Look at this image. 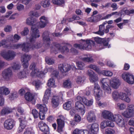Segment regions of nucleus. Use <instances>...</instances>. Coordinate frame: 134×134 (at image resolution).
I'll use <instances>...</instances> for the list:
<instances>
[{
  "label": "nucleus",
  "mask_w": 134,
  "mask_h": 134,
  "mask_svg": "<svg viewBox=\"0 0 134 134\" xmlns=\"http://www.w3.org/2000/svg\"><path fill=\"white\" fill-rule=\"evenodd\" d=\"M37 21L36 19L32 21V18L31 17L28 18L26 20V24L28 25L32 26L31 27V36L29 38V40L31 42H33L37 38L40 36L38 30L35 26Z\"/></svg>",
  "instance_id": "f257e3e1"
},
{
  "label": "nucleus",
  "mask_w": 134,
  "mask_h": 134,
  "mask_svg": "<svg viewBox=\"0 0 134 134\" xmlns=\"http://www.w3.org/2000/svg\"><path fill=\"white\" fill-rule=\"evenodd\" d=\"M94 42L92 40H87L84 41L81 44H75L74 46L76 48L80 49L88 50L91 49L92 46L94 45Z\"/></svg>",
  "instance_id": "f03ea898"
},
{
  "label": "nucleus",
  "mask_w": 134,
  "mask_h": 134,
  "mask_svg": "<svg viewBox=\"0 0 134 134\" xmlns=\"http://www.w3.org/2000/svg\"><path fill=\"white\" fill-rule=\"evenodd\" d=\"M112 96L113 99L115 101L117 100L118 99L120 98L128 103L131 101V99L127 96L126 93L124 92L119 93L117 91H114L113 92Z\"/></svg>",
  "instance_id": "7ed1b4c3"
},
{
  "label": "nucleus",
  "mask_w": 134,
  "mask_h": 134,
  "mask_svg": "<svg viewBox=\"0 0 134 134\" xmlns=\"http://www.w3.org/2000/svg\"><path fill=\"white\" fill-rule=\"evenodd\" d=\"M60 50L62 53L66 54L69 51V49L66 46H62L59 44L55 43L54 46L51 48V51L52 52H54L56 53V52L57 50Z\"/></svg>",
  "instance_id": "20e7f679"
},
{
  "label": "nucleus",
  "mask_w": 134,
  "mask_h": 134,
  "mask_svg": "<svg viewBox=\"0 0 134 134\" xmlns=\"http://www.w3.org/2000/svg\"><path fill=\"white\" fill-rule=\"evenodd\" d=\"M102 87L105 93L110 94L111 93V90L108 85L110 82L109 80L107 78H103L100 80Z\"/></svg>",
  "instance_id": "39448f33"
},
{
  "label": "nucleus",
  "mask_w": 134,
  "mask_h": 134,
  "mask_svg": "<svg viewBox=\"0 0 134 134\" xmlns=\"http://www.w3.org/2000/svg\"><path fill=\"white\" fill-rule=\"evenodd\" d=\"M1 55L4 59L8 61L13 60L16 55L15 52L11 50H9L5 53L2 52Z\"/></svg>",
  "instance_id": "423d86ee"
},
{
  "label": "nucleus",
  "mask_w": 134,
  "mask_h": 134,
  "mask_svg": "<svg viewBox=\"0 0 134 134\" xmlns=\"http://www.w3.org/2000/svg\"><path fill=\"white\" fill-rule=\"evenodd\" d=\"M94 94L96 100L99 101L102 97V91L99 85L96 83L94 84Z\"/></svg>",
  "instance_id": "0eeeda50"
},
{
  "label": "nucleus",
  "mask_w": 134,
  "mask_h": 134,
  "mask_svg": "<svg viewBox=\"0 0 134 134\" xmlns=\"http://www.w3.org/2000/svg\"><path fill=\"white\" fill-rule=\"evenodd\" d=\"M114 26L112 25H108L105 28L104 25H101L99 26V30L98 31L95 32L96 34H98L100 36L104 35V33H108L109 31V29L110 28H113Z\"/></svg>",
  "instance_id": "6e6552de"
},
{
  "label": "nucleus",
  "mask_w": 134,
  "mask_h": 134,
  "mask_svg": "<svg viewBox=\"0 0 134 134\" xmlns=\"http://www.w3.org/2000/svg\"><path fill=\"white\" fill-rule=\"evenodd\" d=\"M123 79L130 84H133L134 82L133 76L129 73H124L122 75Z\"/></svg>",
  "instance_id": "1a4fd4ad"
},
{
  "label": "nucleus",
  "mask_w": 134,
  "mask_h": 134,
  "mask_svg": "<svg viewBox=\"0 0 134 134\" xmlns=\"http://www.w3.org/2000/svg\"><path fill=\"white\" fill-rule=\"evenodd\" d=\"M2 76L5 80H8L13 75L11 67L5 69L2 72Z\"/></svg>",
  "instance_id": "9d476101"
},
{
  "label": "nucleus",
  "mask_w": 134,
  "mask_h": 134,
  "mask_svg": "<svg viewBox=\"0 0 134 134\" xmlns=\"http://www.w3.org/2000/svg\"><path fill=\"white\" fill-rule=\"evenodd\" d=\"M10 92L9 89L4 86L0 87V106H2L4 104V99L2 97V95L8 94Z\"/></svg>",
  "instance_id": "9b49d317"
},
{
  "label": "nucleus",
  "mask_w": 134,
  "mask_h": 134,
  "mask_svg": "<svg viewBox=\"0 0 134 134\" xmlns=\"http://www.w3.org/2000/svg\"><path fill=\"white\" fill-rule=\"evenodd\" d=\"M72 68L73 69H76L75 66H71L67 64H60L59 65V69L63 73H65L69 71L71 68Z\"/></svg>",
  "instance_id": "f8f14e48"
},
{
  "label": "nucleus",
  "mask_w": 134,
  "mask_h": 134,
  "mask_svg": "<svg viewBox=\"0 0 134 134\" xmlns=\"http://www.w3.org/2000/svg\"><path fill=\"white\" fill-rule=\"evenodd\" d=\"M49 35V32L48 31H45L43 33L42 36L43 41L45 45L46 48H48L50 45L51 39Z\"/></svg>",
  "instance_id": "ddd939ff"
},
{
  "label": "nucleus",
  "mask_w": 134,
  "mask_h": 134,
  "mask_svg": "<svg viewBox=\"0 0 134 134\" xmlns=\"http://www.w3.org/2000/svg\"><path fill=\"white\" fill-rule=\"evenodd\" d=\"M114 119L112 121H115L119 126L122 127L124 126V120L121 115L119 114L114 115Z\"/></svg>",
  "instance_id": "4468645a"
},
{
  "label": "nucleus",
  "mask_w": 134,
  "mask_h": 134,
  "mask_svg": "<svg viewBox=\"0 0 134 134\" xmlns=\"http://www.w3.org/2000/svg\"><path fill=\"white\" fill-rule=\"evenodd\" d=\"M15 122L13 119H9L6 120L4 123V128L8 130L12 129L15 126Z\"/></svg>",
  "instance_id": "2eb2a0df"
},
{
  "label": "nucleus",
  "mask_w": 134,
  "mask_h": 134,
  "mask_svg": "<svg viewBox=\"0 0 134 134\" xmlns=\"http://www.w3.org/2000/svg\"><path fill=\"white\" fill-rule=\"evenodd\" d=\"M102 117L105 119H108L112 121L114 120V115L111 111L107 110L103 111L102 114Z\"/></svg>",
  "instance_id": "dca6fc26"
},
{
  "label": "nucleus",
  "mask_w": 134,
  "mask_h": 134,
  "mask_svg": "<svg viewBox=\"0 0 134 134\" xmlns=\"http://www.w3.org/2000/svg\"><path fill=\"white\" fill-rule=\"evenodd\" d=\"M40 21L38 23V26L39 28H42L45 27L48 23L47 17L44 16H41L40 18Z\"/></svg>",
  "instance_id": "f3484780"
},
{
  "label": "nucleus",
  "mask_w": 134,
  "mask_h": 134,
  "mask_svg": "<svg viewBox=\"0 0 134 134\" xmlns=\"http://www.w3.org/2000/svg\"><path fill=\"white\" fill-rule=\"evenodd\" d=\"M75 107L76 109L81 115H83L85 113V108L84 105L79 101L75 103Z\"/></svg>",
  "instance_id": "a211bd4d"
},
{
  "label": "nucleus",
  "mask_w": 134,
  "mask_h": 134,
  "mask_svg": "<svg viewBox=\"0 0 134 134\" xmlns=\"http://www.w3.org/2000/svg\"><path fill=\"white\" fill-rule=\"evenodd\" d=\"M99 125L96 123H94L92 125H90L88 126L89 132L93 134H96L99 130Z\"/></svg>",
  "instance_id": "6ab92c4d"
},
{
  "label": "nucleus",
  "mask_w": 134,
  "mask_h": 134,
  "mask_svg": "<svg viewBox=\"0 0 134 134\" xmlns=\"http://www.w3.org/2000/svg\"><path fill=\"white\" fill-rule=\"evenodd\" d=\"M114 126V124L113 122L109 120L104 121L100 124V127L102 129H104L107 126L113 127Z\"/></svg>",
  "instance_id": "aec40b11"
},
{
  "label": "nucleus",
  "mask_w": 134,
  "mask_h": 134,
  "mask_svg": "<svg viewBox=\"0 0 134 134\" xmlns=\"http://www.w3.org/2000/svg\"><path fill=\"white\" fill-rule=\"evenodd\" d=\"M110 82L111 86L115 89L117 88L120 85L119 80L115 77L113 78Z\"/></svg>",
  "instance_id": "412c9836"
},
{
  "label": "nucleus",
  "mask_w": 134,
  "mask_h": 134,
  "mask_svg": "<svg viewBox=\"0 0 134 134\" xmlns=\"http://www.w3.org/2000/svg\"><path fill=\"white\" fill-rule=\"evenodd\" d=\"M87 119L90 122H94L96 120V116L93 111H90L88 113L87 116Z\"/></svg>",
  "instance_id": "4be33fe9"
},
{
  "label": "nucleus",
  "mask_w": 134,
  "mask_h": 134,
  "mask_svg": "<svg viewBox=\"0 0 134 134\" xmlns=\"http://www.w3.org/2000/svg\"><path fill=\"white\" fill-rule=\"evenodd\" d=\"M25 97L26 100L31 102L33 104H34L35 102V100L34 98V96L31 93L27 92L25 94Z\"/></svg>",
  "instance_id": "5701e85b"
},
{
  "label": "nucleus",
  "mask_w": 134,
  "mask_h": 134,
  "mask_svg": "<svg viewBox=\"0 0 134 134\" xmlns=\"http://www.w3.org/2000/svg\"><path fill=\"white\" fill-rule=\"evenodd\" d=\"M21 48H22V50L26 52H28L30 49H34L32 44H30L27 43H22Z\"/></svg>",
  "instance_id": "b1692460"
},
{
  "label": "nucleus",
  "mask_w": 134,
  "mask_h": 134,
  "mask_svg": "<svg viewBox=\"0 0 134 134\" xmlns=\"http://www.w3.org/2000/svg\"><path fill=\"white\" fill-rule=\"evenodd\" d=\"M31 75L32 76H37L40 78H42L44 77L45 74L42 71H39V70H34L32 71Z\"/></svg>",
  "instance_id": "393cba45"
},
{
  "label": "nucleus",
  "mask_w": 134,
  "mask_h": 134,
  "mask_svg": "<svg viewBox=\"0 0 134 134\" xmlns=\"http://www.w3.org/2000/svg\"><path fill=\"white\" fill-rule=\"evenodd\" d=\"M58 124V130L59 132L62 131V129L64 125V122L63 120L61 119H58L57 120Z\"/></svg>",
  "instance_id": "a878e982"
},
{
  "label": "nucleus",
  "mask_w": 134,
  "mask_h": 134,
  "mask_svg": "<svg viewBox=\"0 0 134 134\" xmlns=\"http://www.w3.org/2000/svg\"><path fill=\"white\" fill-rule=\"evenodd\" d=\"M37 108L39 110V113H46L47 110V109L46 105L43 104H37L36 105Z\"/></svg>",
  "instance_id": "bb28decb"
},
{
  "label": "nucleus",
  "mask_w": 134,
  "mask_h": 134,
  "mask_svg": "<svg viewBox=\"0 0 134 134\" xmlns=\"http://www.w3.org/2000/svg\"><path fill=\"white\" fill-rule=\"evenodd\" d=\"M52 104L53 107L56 108L59 104V98L58 97L54 96L52 100Z\"/></svg>",
  "instance_id": "cd10ccee"
},
{
  "label": "nucleus",
  "mask_w": 134,
  "mask_h": 134,
  "mask_svg": "<svg viewBox=\"0 0 134 134\" xmlns=\"http://www.w3.org/2000/svg\"><path fill=\"white\" fill-rule=\"evenodd\" d=\"M89 132L86 130H83L76 129L73 131L72 134H89Z\"/></svg>",
  "instance_id": "c85d7f7f"
},
{
  "label": "nucleus",
  "mask_w": 134,
  "mask_h": 134,
  "mask_svg": "<svg viewBox=\"0 0 134 134\" xmlns=\"http://www.w3.org/2000/svg\"><path fill=\"white\" fill-rule=\"evenodd\" d=\"M133 113L126 109V110L122 113V115L127 118H130L133 115Z\"/></svg>",
  "instance_id": "c756f323"
},
{
  "label": "nucleus",
  "mask_w": 134,
  "mask_h": 134,
  "mask_svg": "<svg viewBox=\"0 0 134 134\" xmlns=\"http://www.w3.org/2000/svg\"><path fill=\"white\" fill-rule=\"evenodd\" d=\"M85 77L81 76L77 77L75 79V80L77 83L78 84H82L85 82Z\"/></svg>",
  "instance_id": "7c9ffc66"
},
{
  "label": "nucleus",
  "mask_w": 134,
  "mask_h": 134,
  "mask_svg": "<svg viewBox=\"0 0 134 134\" xmlns=\"http://www.w3.org/2000/svg\"><path fill=\"white\" fill-rule=\"evenodd\" d=\"M9 39V42L12 41L13 42H15L19 40L20 38V37L17 34H15L13 38L12 36H10L8 37Z\"/></svg>",
  "instance_id": "2f4dec72"
},
{
  "label": "nucleus",
  "mask_w": 134,
  "mask_h": 134,
  "mask_svg": "<svg viewBox=\"0 0 134 134\" xmlns=\"http://www.w3.org/2000/svg\"><path fill=\"white\" fill-rule=\"evenodd\" d=\"M81 59L85 62H92L93 61L92 56L89 55H87L86 57H82Z\"/></svg>",
  "instance_id": "473e14b6"
},
{
  "label": "nucleus",
  "mask_w": 134,
  "mask_h": 134,
  "mask_svg": "<svg viewBox=\"0 0 134 134\" xmlns=\"http://www.w3.org/2000/svg\"><path fill=\"white\" fill-rule=\"evenodd\" d=\"M11 68L13 70H18L20 69L21 65L18 63L13 62L11 64Z\"/></svg>",
  "instance_id": "72a5a7b5"
},
{
  "label": "nucleus",
  "mask_w": 134,
  "mask_h": 134,
  "mask_svg": "<svg viewBox=\"0 0 134 134\" xmlns=\"http://www.w3.org/2000/svg\"><path fill=\"white\" fill-rule=\"evenodd\" d=\"M9 42V39L8 38H7L6 40L4 39L0 41V47L3 46L4 48H8V46L6 44V43Z\"/></svg>",
  "instance_id": "f704fd0d"
},
{
  "label": "nucleus",
  "mask_w": 134,
  "mask_h": 134,
  "mask_svg": "<svg viewBox=\"0 0 134 134\" xmlns=\"http://www.w3.org/2000/svg\"><path fill=\"white\" fill-rule=\"evenodd\" d=\"M31 58V57L30 55L24 54L21 57V62H28L30 60Z\"/></svg>",
  "instance_id": "c9c22d12"
},
{
  "label": "nucleus",
  "mask_w": 134,
  "mask_h": 134,
  "mask_svg": "<svg viewBox=\"0 0 134 134\" xmlns=\"http://www.w3.org/2000/svg\"><path fill=\"white\" fill-rule=\"evenodd\" d=\"M88 67L93 69L99 74L101 73V71L99 68L95 65L91 64L88 65Z\"/></svg>",
  "instance_id": "e433bc0d"
},
{
  "label": "nucleus",
  "mask_w": 134,
  "mask_h": 134,
  "mask_svg": "<svg viewBox=\"0 0 134 134\" xmlns=\"http://www.w3.org/2000/svg\"><path fill=\"white\" fill-rule=\"evenodd\" d=\"M27 74V72H26L25 70H23L18 74L17 76L18 78L21 79L26 77Z\"/></svg>",
  "instance_id": "4c0bfd02"
},
{
  "label": "nucleus",
  "mask_w": 134,
  "mask_h": 134,
  "mask_svg": "<svg viewBox=\"0 0 134 134\" xmlns=\"http://www.w3.org/2000/svg\"><path fill=\"white\" fill-rule=\"evenodd\" d=\"M71 102L70 101H69L66 102L63 104V107L64 109L69 110L71 107Z\"/></svg>",
  "instance_id": "58836bf2"
},
{
  "label": "nucleus",
  "mask_w": 134,
  "mask_h": 134,
  "mask_svg": "<svg viewBox=\"0 0 134 134\" xmlns=\"http://www.w3.org/2000/svg\"><path fill=\"white\" fill-rule=\"evenodd\" d=\"M12 111V110L8 107L3 109L1 111V114L2 115L9 113Z\"/></svg>",
  "instance_id": "ea45409f"
},
{
  "label": "nucleus",
  "mask_w": 134,
  "mask_h": 134,
  "mask_svg": "<svg viewBox=\"0 0 134 134\" xmlns=\"http://www.w3.org/2000/svg\"><path fill=\"white\" fill-rule=\"evenodd\" d=\"M48 86L51 87H55V82L53 78L50 79L48 81L47 83Z\"/></svg>",
  "instance_id": "a19ab883"
},
{
  "label": "nucleus",
  "mask_w": 134,
  "mask_h": 134,
  "mask_svg": "<svg viewBox=\"0 0 134 134\" xmlns=\"http://www.w3.org/2000/svg\"><path fill=\"white\" fill-rule=\"evenodd\" d=\"M52 3L55 5H62L64 3V0H52Z\"/></svg>",
  "instance_id": "79ce46f5"
},
{
  "label": "nucleus",
  "mask_w": 134,
  "mask_h": 134,
  "mask_svg": "<svg viewBox=\"0 0 134 134\" xmlns=\"http://www.w3.org/2000/svg\"><path fill=\"white\" fill-rule=\"evenodd\" d=\"M116 107L120 110H123L126 107V105L123 103H118L116 104Z\"/></svg>",
  "instance_id": "37998d69"
},
{
  "label": "nucleus",
  "mask_w": 134,
  "mask_h": 134,
  "mask_svg": "<svg viewBox=\"0 0 134 134\" xmlns=\"http://www.w3.org/2000/svg\"><path fill=\"white\" fill-rule=\"evenodd\" d=\"M102 16L101 14H98L96 16H94L93 19H92L91 20H89L88 21L91 22H94L97 21L99 20L102 18Z\"/></svg>",
  "instance_id": "c03bdc74"
},
{
  "label": "nucleus",
  "mask_w": 134,
  "mask_h": 134,
  "mask_svg": "<svg viewBox=\"0 0 134 134\" xmlns=\"http://www.w3.org/2000/svg\"><path fill=\"white\" fill-rule=\"evenodd\" d=\"M77 99L78 101L83 102L85 105L88 101V100L86 98L84 97H81L80 96H77Z\"/></svg>",
  "instance_id": "a18cd8bd"
},
{
  "label": "nucleus",
  "mask_w": 134,
  "mask_h": 134,
  "mask_svg": "<svg viewBox=\"0 0 134 134\" xmlns=\"http://www.w3.org/2000/svg\"><path fill=\"white\" fill-rule=\"evenodd\" d=\"M45 60L46 63L49 65L53 64L54 62V60L53 59L49 57L46 58Z\"/></svg>",
  "instance_id": "49530a36"
},
{
  "label": "nucleus",
  "mask_w": 134,
  "mask_h": 134,
  "mask_svg": "<svg viewBox=\"0 0 134 134\" xmlns=\"http://www.w3.org/2000/svg\"><path fill=\"white\" fill-rule=\"evenodd\" d=\"M33 85L35 86L37 90L40 87V82L38 80L33 81L32 82Z\"/></svg>",
  "instance_id": "de8ad7c7"
},
{
  "label": "nucleus",
  "mask_w": 134,
  "mask_h": 134,
  "mask_svg": "<svg viewBox=\"0 0 134 134\" xmlns=\"http://www.w3.org/2000/svg\"><path fill=\"white\" fill-rule=\"evenodd\" d=\"M90 81L92 82H94L98 80V78L97 75L95 74L90 77Z\"/></svg>",
  "instance_id": "09e8293b"
},
{
  "label": "nucleus",
  "mask_w": 134,
  "mask_h": 134,
  "mask_svg": "<svg viewBox=\"0 0 134 134\" xmlns=\"http://www.w3.org/2000/svg\"><path fill=\"white\" fill-rule=\"evenodd\" d=\"M63 86L65 87L70 88L71 86V83L69 80H66L63 83Z\"/></svg>",
  "instance_id": "8fccbe9b"
},
{
  "label": "nucleus",
  "mask_w": 134,
  "mask_h": 134,
  "mask_svg": "<svg viewBox=\"0 0 134 134\" xmlns=\"http://www.w3.org/2000/svg\"><path fill=\"white\" fill-rule=\"evenodd\" d=\"M50 4L49 0H44L42 2V5L44 8L48 7Z\"/></svg>",
  "instance_id": "3c124183"
},
{
  "label": "nucleus",
  "mask_w": 134,
  "mask_h": 134,
  "mask_svg": "<svg viewBox=\"0 0 134 134\" xmlns=\"http://www.w3.org/2000/svg\"><path fill=\"white\" fill-rule=\"evenodd\" d=\"M24 134H35V133L32 128L30 127L26 129Z\"/></svg>",
  "instance_id": "603ef678"
},
{
  "label": "nucleus",
  "mask_w": 134,
  "mask_h": 134,
  "mask_svg": "<svg viewBox=\"0 0 134 134\" xmlns=\"http://www.w3.org/2000/svg\"><path fill=\"white\" fill-rule=\"evenodd\" d=\"M76 64L78 69L80 70H83V67L85 65L83 63L81 62H77Z\"/></svg>",
  "instance_id": "864d4df0"
},
{
  "label": "nucleus",
  "mask_w": 134,
  "mask_h": 134,
  "mask_svg": "<svg viewBox=\"0 0 134 134\" xmlns=\"http://www.w3.org/2000/svg\"><path fill=\"white\" fill-rule=\"evenodd\" d=\"M32 113L35 118H38L39 116V113L35 109H34L32 110Z\"/></svg>",
  "instance_id": "5fc2aeb1"
},
{
  "label": "nucleus",
  "mask_w": 134,
  "mask_h": 134,
  "mask_svg": "<svg viewBox=\"0 0 134 134\" xmlns=\"http://www.w3.org/2000/svg\"><path fill=\"white\" fill-rule=\"evenodd\" d=\"M42 127V128L41 127L39 128L42 131H44L46 132V133H49V127L46 125Z\"/></svg>",
  "instance_id": "6e6d98bb"
},
{
  "label": "nucleus",
  "mask_w": 134,
  "mask_h": 134,
  "mask_svg": "<svg viewBox=\"0 0 134 134\" xmlns=\"http://www.w3.org/2000/svg\"><path fill=\"white\" fill-rule=\"evenodd\" d=\"M127 110L130 111L133 113H134V105L132 104H129L127 105Z\"/></svg>",
  "instance_id": "4d7b16f0"
},
{
  "label": "nucleus",
  "mask_w": 134,
  "mask_h": 134,
  "mask_svg": "<svg viewBox=\"0 0 134 134\" xmlns=\"http://www.w3.org/2000/svg\"><path fill=\"white\" fill-rule=\"evenodd\" d=\"M103 74L104 75L108 76H111L113 75V73L109 71H104Z\"/></svg>",
  "instance_id": "13d9d810"
},
{
  "label": "nucleus",
  "mask_w": 134,
  "mask_h": 134,
  "mask_svg": "<svg viewBox=\"0 0 134 134\" xmlns=\"http://www.w3.org/2000/svg\"><path fill=\"white\" fill-rule=\"evenodd\" d=\"M29 32V30L27 27H25L23 31L21 32V34L22 36H25L27 35Z\"/></svg>",
  "instance_id": "bf43d9fd"
},
{
  "label": "nucleus",
  "mask_w": 134,
  "mask_h": 134,
  "mask_svg": "<svg viewBox=\"0 0 134 134\" xmlns=\"http://www.w3.org/2000/svg\"><path fill=\"white\" fill-rule=\"evenodd\" d=\"M51 90L50 89H47L45 91L44 96L49 97L51 93Z\"/></svg>",
  "instance_id": "052dcab7"
},
{
  "label": "nucleus",
  "mask_w": 134,
  "mask_h": 134,
  "mask_svg": "<svg viewBox=\"0 0 134 134\" xmlns=\"http://www.w3.org/2000/svg\"><path fill=\"white\" fill-rule=\"evenodd\" d=\"M22 44V43H21L13 44L12 46L10 47V48L13 49H18L19 48L21 47Z\"/></svg>",
  "instance_id": "680f3d73"
},
{
  "label": "nucleus",
  "mask_w": 134,
  "mask_h": 134,
  "mask_svg": "<svg viewBox=\"0 0 134 134\" xmlns=\"http://www.w3.org/2000/svg\"><path fill=\"white\" fill-rule=\"evenodd\" d=\"M30 15L31 16L38 17L40 16V14L37 12H34L33 11L30 12Z\"/></svg>",
  "instance_id": "e2e57ef3"
},
{
  "label": "nucleus",
  "mask_w": 134,
  "mask_h": 134,
  "mask_svg": "<svg viewBox=\"0 0 134 134\" xmlns=\"http://www.w3.org/2000/svg\"><path fill=\"white\" fill-rule=\"evenodd\" d=\"M16 8L18 10L20 11L24 9V6L22 4H17Z\"/></svg>",
  "instance_id": "0e129e2a"
},
{
  "label": "nucleus",
  "mask_w": 134,
  "mask_h": 134,
  "mask_svg": "<svg viewBox=\"0 0 134 134\" xmlns=\"http://www.w3.org/2000/svg\"><path fill=\"white\" fill-rule=\"evenodd\" d=\"M30 69L32 70V71L34 70H38V69L36 68V64L35 63H32L30 66Z\"/></svg>",
  "instance_id": "69168bd1"
},
{
  "label": "nucleus",
  "mask_w": 134,
  "mask_h": 134,
  "mask_svg": "<svg viewBox=\"0 0 134 134\" xmlns=\"http://www.w3.org/2000/svg\"><path fill=\"white\" fill-rule=\"evenodd\" d=\"M4 30L6 32H9L12 30V27L10 25H7L5 27Z\"/></svg>",
  "instance_id": "338daca9"
},
{
  "label": "nucleus",
  "mask_w": 134,
  "mask_h": 134,
  "mask_svg": "<svg viewBox=\"0 0 134 134\" xmlns=\"http://www.w3.org/2000/svg\"><path fill=\"white\" fill-rule=\"evenodd\" d=\"M81 117L78 115H75L74 120L76 122H79L81 120Z\"/></svg>",
  "instance_id": "774afa93"
}]
</instances>
